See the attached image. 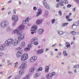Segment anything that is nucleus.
<instances>
[{
  "mask_svg": "<svg viewBox=\"0 0 79 79\" xmlns=\"http://www.w3.org/2000/svg\"><path fill=\"white\" fill-rule=\"evenodd\" d=\"M12 72V71H11V70H9L8 71V73H9V74H11Z\"/></svg>",
  "mask_w": 79,
  "mask_h": 79,
  "instance_id": "obj_52",
  "label": "nucleus"
},
{
  "mask_svg": "<svg viewBox=\"0 0 79 79\" xmlns=\"http://www.w3.org/2000/svg\"><path fill=\"white\" fill-rule=\"evenodd\" d=\"M26 66H27V64L25 63H24L20 65L19 69L20 70L22 69H25L26 68Z\"/></svg>",
  "mask_w": 79,
  "mask_h": 79,
  "instance_id": "obj_8",
  "label": "nucleus"
},
{
  "mask_svg": "<svg viewBox=\"0 0 79 79\" xmlns=\"http://www.w3.org/2000/svg\"><path fill=\"white\" fill-rule=\"evenodd\" d=\"M10 60H7V63H8V64L9 63H10Z\"/></svg>",
  "mask_w": 79,
  "mask_h": 79,
  "instance_id": "obj_61",
  "label": "nucleus"
},
{
  "mask_svg": "<svg viewBox=\"0 0 79 79\" xmlns=\"http://www.w3.org/2000/svg\"><path fill=\"white\" fill-rule=\"evenodd\" d=\"M46 77L47 79H50V78L52 77V76L51 74V73H49L46 75Z\"/></svg>",
  "mask_w": 79,
  "mask_h": 79,
  "instance_id": "obj_17",
  "label": "nucleus"
},
{
  "mask_svg": "<svg viewBox=\"0 0 79 79\" xmlns=\"http://www.w3.org/2000/svg\"><path fill=\"white\" fill-rule=\"evenodd\" d=\"M58 33L59 35H61L63 34V32L62 31H58Z\"/></svg>",
  "mask_w": 79,
  "mask_h": 79,
  "instance_id": "obj_22",
  "label": "nucleus"
},
{
  "mask_svg": "<svg viewBox=\"0 0 79 79\" xmlns=\"http://www.w3.org/2000/svg\"><path fill=\"white\" fill-rule=\"evenodd\" d=\"M63 0H61V2L63 3H64V1H63Z\"/></svg>",
  "mask_w": 79,
  "mask_h": 79,
  "instance_id": "obj_56",
  "label": "nucleus"
},
{
  "mask_svg": "<svg viewBox=\"0 0 79 79\" xmlns=\"http://www.w3.org/2000/svg\"><path fill=\"white\" fill-rule=\"evenodd\" d=\"M16 9H14L13 10V13L14 14H16Z\"/></svg>",
  "mask_w": 79,
  "mask_h": 79,
  "instance_id": "obj_38",
  "label": "nucleus"
},
{
  "mask_svg": "<svg viewBox=\"0 0 79 79\" xmlns=\"http://www.w3.org/2000/svg\"><path fill=\"white\" fill-rule=\"evenodd\" d=\"M28 58V55L27 53L23 54L21 57V60L22 61H25Z\"/></svg>",
  "mask_w": 79,
  "mask_h": 79,
  "instance_id": "obj_7",
  "label": "nucleus"
},
{
  "mask_svg": "<svg viewBox=\"0 0 79 79\" xmlns=\"http://www.w3.org/2000/svg\"><path fill=\"white\" fill-rule=\"evenodd\" d=\"M63 54L65 56H68V54L66 53V51H64Z\"/></svg>",
  "mask_w": 79,
  "mask_h": 79,
  "instance_id": "obj_28",
  "label": "nucleus"
},
{
  "mask_svg": "<svg viewBox=\"0 0 79 79\" xmlns=\"http://www.w3.org/2000/svg\"><path fill=\"white\" fill-rule=\"evenodd\" d=\"M8 3H11V0L9 1L8 2Z\"/></svg>",
  "mask_w": 79,
  "mask_h": 79,
  "instance_id": "obj_58",
  "label": "nucleus"
},
{
  "mask_svg": "<svg viewBox=\"0 0 79 79\" xmlns=\"http://www.w3.org/2000/svg\"><path fill=\"white\" fill-rule=\"evenodd\" d=\"M24 73V72L23 71H22V70H20L19 72V74L20 75H22V74H23Z\"/></svg>",
  "mask_w": 79,
  "mask_h": 79,
  "instance_id": "obj_29",
  "label": "nucleus"
},
{
  "mask_svg": "<svg viewBox=\"0 0 79 79\" xmlns=\"http://www.w3.org/2000/svg\"><path fill=\"white\" fill-rule=\"evenodd\" d=\"M30 42L32 43L34 42V44L35 45H37L39 44V43H38V38H32Z\"/></svg>",
  "mask_w": 79,
  "mask_h": 79,
  "instance_id": "obj_6",
  "label": "nucleus"
},
{
  "mask_svg": "<svg viewBox=\"0 0 79 79\" xmlns=\"http://www.w3.org/2000/svg\"><path fill=\"white\" fill-rule=\"evenodd\" d=\"M34 70H35V69H34V68H31L30 69L29 72H30V73H33V72L34 71Z\"/></svg>",
  "mask_w": 79,
  "mask_h": 79,
  "instance_id": "obj_23",
  "label": "nucleus"
},
{
  "mask_svg": "<svg viewBox=\"0 0 79 79\" xmlns=\"http://www.w3.org/2000/svg\"><path fill=\"white\" fill-rule=\"evenodd\" d=\"M5 49V46L4 45H0V51H2Z\"/></svg>",
  "mask_w": 79,
  "mask_h": 79,
  "instance_id": "obj_19",
  "label": "nucleus"
},
{
  "mask_svg": "<svg viewBox=\"0 0 79 79\" xmlns=\"http://www.w3.org/2000/svg\"><path fill=\"white\" fill-rule=\"evenodd\" d=\"M51 74V76H55V75H56V72H52Z\"/></svg>",
  "mask_w": 79,
  "mask_h": 79,
  "instance_id": "obj_31",
  "label": "nucleus"
},
{
  "mask_svg": "<svg viewBox=\"0 0 79 79\" xmlns=\"http://www.w3.org/2000/svg\"><path fill=\"white\" fill-rule=\"evenodd\" d=\"M75 26H78L77 23L76 22H74L73 23V25L72 27L73 29H76V28L77 27H75ZM74 27H75V28H74Z\"/></svg>",
  "mask_w": 79,
  "mask_h": 79,
  "instance_id": "obj_13",
  "label": "nucleus"
},
{
  "mask_svg": "<svg viewBox=\"0 0 79 79\" xmlns=\"http://www.w3.org/2000/svg\"><path fill=\"white\" fill-rule=\"evenodd\" d=\"M3 56V53H0V57H2Z\"/></svg>",
  "mask_w": 79,
  "mask_h": 79,
  "instance_id": "obj_50",
  "label": "nucleus"
},
{
  "mask_svg": "<svg viewBox=\"0 0 79 79\" xmlns=\"http://www.w3.org/2000/svg\"><path fill=\"white\" fill-rule=\"evenodd\" d=\"M21 47H25L26 46V44H25V42H23L21 44Z\"/></svg>",
  "mask_w": 79,
  "mask_h": 79,
  "instance_id": "obj_27",
  "label": "nucleus"
},
{
  "mask_svg": "<svg viewBox=\"0 0 79 79\" xmlns=\"http://www.w3.org/2000/svg\"><path fill=\"white\" fill-rule=\"evenodd\" d=\"M56 8H58L59 7V4H57L56 6Z\"/></svg>",
  "mask_w": 79,
  "mask_h": 79,
  "instance_id": "obj_53",
  "label": "nucleus"
},
{
  "mask_svg": "<svg viewBox=\"0 0 79 79\" xmlns=\"http://www.w3.org/2000/svg\"><path fill=\"white\" fill-rule=\"evenodd\" d=\"M68 18H69V16H68V15L66 16V19L67 20V19H69Z\"/></svg>",
  "mask_w": 79,
  "mask_h": 79,
  "instance_id": "obj_54",
  "label": "nucleus"
},
{
  "mask_svg": "<svg viewBox=\"0 0 79 79\" xmlns=\"http://www.w3.org/2000/svg\"><path fill=\"white\" fill-rule=\"evenodd\" d=\"M31 45L29 44L28 48H25L24 49V51H25V52H28V51H29V50H30V48H31Z\"/></svg>",
  "mask_w": 79,
  "mask_h": 79,
  "instance_id": "obj_15",
  "label": "nucleus"
},
{
  "mask_svg": "<svg viewBox=\"0 0 79 79\" xmlns=\"http://www.w3.org/2000/svg\"><path fill=\"white\" fill-rule=\"evenodd\" d=\"M71 34H73V35H74L76 34V32L75 31H73L71 32Z\"/></svg>",
  "mask_w": 79,
  "mask_h": 79,
  "instance_id": "obj_32",
  "label": "nucleus"
},
{
  "mask_svg": "<svg viewBox=\"0 0 79 79\" xmlns=\"http://www.w3.org/2000/svg\"><path fill=\"white\" fill-rule=\"evenodd\" d=\"M11 11H9L8 12V15H11Z\"/></svg>",
  "mask_w": 79,
  "mask_h": 79,
  "instance_id": "obj_47",
  "label": "nucleus"
},
{
  "mask_svg": "<svg viewBox=\"0 0 79 79\" xmlns=\"http://www.w3.org/2000/svg\"><path fill=\"white\" fill-rule=\"evenodd\" d=\"M71 15H72V14L71 13H70L69 15V16H70Z\"/></svg>",
  "mask_w": 79,
  "mask_h": 79,
  "instance_id": "obj_62",
  "label": "nucleus"
},
{
  "mask_svg": "<svg viewBox=\"0 0 79 79\" xmlns=\"http://www.w3.org/2000/svg\"><path fill=\"white\" fill-rule=\"evenodd\" d=\"M24 29V25H21L18 27V29L13 31L12 34H17L18 35H19L18 37V40L19 42L20 40H23L24 38V35L22 33V31Z\"/></svg>",
  "mask_w": 79,
  "mask_h": 79,
  "instance_id": "obj_1",
  "label": "nucleus"
},
{
  "mask_svg": "<svg viewBox=\"0 0 79 79\" xmlns=\"http://www.w3.org/2000/svg\"><path fill=\"white\" fill-rule=\"evenodd\" d=\"M0 74H3V72H1L0 73Z\"/></svg>",
  "mask_w": 79,
  "mask_h": 79,
  "instance_id": "obj_64",
  "label": "nucleus"
},
{
  "mask_svg": "<svg viewBox=\"0 0 79 79\" xmlns=\"http://www.w3.org/2000/svg\"><path fill=\"white\" fill-rule=\"evenodd\" d=\"M61 46H63V45L61 44H59V47H61Z\"/></svg>",
  "mask_w": 79,
  "mask_h": 79,
  "instance_id": "obj_57",
  "label": "nucleus"
},
{
  "mask_svg": "<svg viewBox=\"0 0 79 79\" xmlns=\"http://www.w3.org/2000/svg\"><path fill=\"white\" fill-rule=\"evenodd\" d=\"M42 23V20H39L36 21V23L37 24L39 25L41 24Z\"/></svg>",
  "mask_w": 79,
  "mask_h": 79,
  "instance_id": "obj_21",
  "label": "nucleus"
},
{
  "mask_svg": "<svg viewBox=\"0 0 79 79\" xmlns=\"http://www.w3.org/2000/svg\"><path fill=\"white\" fill-rule=\"evenodd\" d=\"M8 24H9L8 21L7 20H4L1 22L0 24V26L1 27L4 28V27H6L8 25Z\"/></svg>",
  "mask_w": 79,
  "mask_h": 79,
  "instance_id": "obj_4",
  "label": "nucleus"
},
{
  "mask_svg": "<svg viewBox=\"0 0 79 79\" xmlns=\"http://www.w3.org/2000/svg\"><path fill=\"white\" fill-rule=\"evenodd\" d=\"M38 32L40 34H42L44 32V30L42 29H40L38 30Z\"/></svg>",
  "mask_w": 79,
  "mask_h": 79,
  "instance_id": "obj_16",
  "label": "nucleus"
},
{
  "mask_svg": "<svg viewBox=\"0 0 79 79\" xmlns=\"http://www.w3.org/2000/svg\"><path fill=\"white\" fill-rule=\"evenodd\" d=\"M71 5L68 4L67 6V8H70V7H71Z\"/></svg>",
  "mask_w": 79,
  "mask_h": 79,
  "instance_id": "obj_44",
  "label": "nucleus"
},
{
  "mask_svg": "<svg viewBox=\"0 0 79 79\" xmlns=\"http://www.w3.org/2000/svg\"><path fill=\"white\" fill-rule=\"evenodd\" d=\"M61 52H59L58 53V55H59V56L61 55Z\"/></svg>",
  "mask_w": 79,
  "mask_h": 79,
  "instance_id": "obj_46",
  "label": "nucleus"
},
{
  "mask_svg": "<svg viewBox=\"0 0 79 79\" xmlns=\"http://www.w3.org/2000/svg\"><path fill=\"white\" fill-rule=\"evenodd\" d=\"M37 8L36 7H33V10H37Z\"/></svg>",
  "mask_w": 79,
  "mask_h": 79,
  "instance_id": "obj_49",
  "label": "nucleus"
},
{
  "mask_svg": "<svg viewBox=\"0 0 79 79\" xmlns=\"http://www.w3.org/2000/svg\"><path fill=\"white\" fill-rule=\"evenodd\" d=\"M37 29V26L35 25L34 27H33L31 28V31H36V29Z\"/></svg>",
  "mask_w": 79,
  "mask_h": 79,
  "instance_id": "obj_18",
  "label": "nucleus"
},
{
  "mask_svg": "<svg viewBox=\"0 0 79 79\" xmlns=\"http://www.w3.org/2000/svg\"><path fill=\"white\" fill-rule=\"evenodd\" d=\"M60 5L61 6H64V4L62 3H61L60 4Z\"/></svg>",
  "mask_w": 79,
  "mask_h": 79,
  "instance_id": "obj_51",
  "label": "nucleus"
},
{
  "mask_svg": "<svg viewBox=\"0 0 79 79\" xmlns=\"http://www.w3.org/2000/svg\"><path fill=\"white\" fill-rule=\"evenodd\" d=\"M43 68L42 67H40L39 68L37 69L36 71H37L35 74L34 77L35 78H37L38 76H39L40 75V72H39L40 71H42Z\"/></svg>",
  "mask_w": 79,
  "mask_h": 79,
  "instance_id": "obj_5",
  "label": "nucleus"
},
{
  "mask_svg": "<svg viewBox=\"0 0 79 79\" xmlns=\"http://www.w3.org/2000/svg\"><path fill=\"white\" fill-rule=\"evenodd\" d=\"M68 23H64L62 25V27H64V26H66L68 24Z\"/></svg>",
  "mask_w": 79,
  "mask_h": 79,
  "instance_id": "obj_26",
  "label": "nucleus"
},
{
  "mask_svg": "<svg viewBox=\"0 0 79 79\" xmlns=\"http://www.w3.org/2000/svg\"><path fill=\"white\" fill-rule=\"evenodd\" d=\"M44 52V49H41L39 50L37 52V54H41Z\"/></svg>",
  "mask_w": 79,
  "mask_h": 79,
  "instance_id": "obj_12",
  "label": "nucleus"
},
{
  "mask_svg": "<svg viewBox=\"0 0 79 79\" xmlns=\"http://www.w3.org/2000/svg\"><path fill=\"white\" fill-rule=\"evenodd\" d=\"M11 18L12 21H14V22L12 23V25L13 26H15L16 25V22H18V16L13 15L12 16Z\"/></svg>",
  "mask_w": 79,
  "mask_h": 79,
  "instance_id": "obj_3",
  "label": "nucleus"
},
{
  "mask_svg": "<svg viewBox=\"0 0 79 79\" xmlns=\"http://www.w3.org/2000/svg\"><path fill=\"white\" fill-rule=\"evenodd\" d=\"M18 44H19V41L18 40H15L13 39H8L7 41H6L4 44L6 45H9L11 44L13 45H16Z\"/></svg>",
  "mask_w": 79,
  "mask_h": 79,
  "instance_id": "obj_2",
  "label": "nucleus"
},
{
  "mask_svg": "<svg viewBox=\"0 0 79 79\" xmlns=\"http://www.w3.org/2000/svg\"><path fill=\"white\" fill-rule=\"evenodd\" d=\"M73 12H75V11L76 10V9H75V8H74L73 9Z\"/></svg>",
  "mask_w": 79,
  "mask_h": 79,
  "instance_id": "obj_55",
  "label": "nucleus"
},
{
  "mask_svg": "<svg viewBox=\"0 0 79 79\" xmlns=\"http://www.w3.org/2000/svg\"><path fill=\"white\" fill-rule=\"evenodd\" d=\"M49 71V66H46L45 67V73H48Z\"/></svg>",
  "mask_w": 79,
  "mask_h": 79,
  "instance_id": "obj_20",
  "label": "nucleus"
},
{
  "mask_svg": "<svg viewBox=\"0 0 79 79\" xmlns=\"http://www.w3.org/2000/svg\"><path fill=\"white\" fill-rule=\"evenodd\" d=\"M11 65H12V66H13V65H14V63H11Z\"/></svg>",
  "mask_w": 79,
  "mask_h": 79,
  "instance_id": "obj_60",
  "label": "nucleus"
},
{
  "mask_svg": "<svg viewBox=\"0 0 79 79\" xmlns=\"http://www.w3.org/2000/svg\"><path fill=\"white\" fill-rule=\"evenodd\" d=\"M48 50H49V49L48 48H46V52H47V51H48Z\"/></svg>",
  "mask_w": 79,
  "mask_h": 79,
  "instance_id": "obj_59",
  "label": "nucleus"
},
{
  "mask_svg": "<svg viewBox=\"0 0 79 79\" xmlns=\"http://www.w3.org/2000/svg\"><path fill=\"white\" fill-rule=\"evenodd\" d=\"M64 3H66V4H67V3H68V1L67 0H65Z\"/></svg>",
  "mask_w": 79,
  "mask_h": 79,
  "instance_id": "obj_48",
  "label": "nucleus"
},
{
  "mask_svg": "<svg viewBox=\"0 0 79 79\" xmlns=\"http://www.w3.org/2000/svg\"><path fill=\"white\" fill-rule=\"evenodd\" d=\"M68 73L70 75H73V73L72 72L69 71Z\"/></svg>",
  "mask_w": 79,
  "mask_h": 79,
  "instance_id": "obj_40",
  "label": "nucleus"
},
{
  "mask_svg": "<svg viewBox=\"0 0 79 79\" xmlns=\"http://www.w3.org/2000/svg\"><path fill=\"white\" fill-rule=\"evenodd\" d=\"M22 54H23L22 50H21L20 51H18L16 55L17 57V58H19L22 55Z\"/></svg>",
  "mask_w": 79,
  "mask_h": 79,
  "instance_id": "obj_10",
  "label": "nucleus"
},
{
  "mask_svg": "<svg viewBox=\"0 0 79 79\" xmlns=\"http://www.w3.org/2000/svg\"><path fill=\"white\" fill-rule=\"evenodd\" d=\"M17 50H19V52H20L21 50H21V49H22L21 47H18L17 48Z\"/></svg>",
  "mask_w": 79,
  "mask_h": 79,
  "instance_id": "obj_34",
  "label": "nucleus"
},
{
  "mask_svg": "<svg viewBox=\"0 0 79 79\" xmlns=\"http://www.w3.org/2000/svg\"><path fill=\"white\" fill-rule=\"evenodd\" d=\"M31 19V17H27L26 20L27 21V22H28V20Z\"/></svg>",
  "mask_w": 79,
  "mask_h": 79,
  "instance_id": "obj_42",
  "label": "nucleus"
},
{
  "mask_svg": "<svg viewBox=\"0 0 79 79\" xmlns=\"http://www.w3.org/2000/svg\"><path fill=\"white\" fill-rule=\"evenodd\" d=\"M67 20L68 21H73V19H67Z\"/></svg>",
  "mask_w": 79,
  "mask_h": 79,
  "instance_id": "obj_43",
  "label": "nucleus"
},
{
  "mask_svg": "<svg viewBox=\"0 0 79 79\" xmlns=\"http://www.w3.org/2000/svg\"><path fill=\"white\" fill-rule=\"evenodd\" d=\"M7 29V30H8V31H10V30H11V27H8Z\"/></svg>",
  "mask_w": 79,
  "mask_h": 79,
  "instance_id": "obj_45",
  "label": "nucleus"
},
{
  "mask_svg": "<svg viewBox=\"0 0 79 79\" xmlns=\"http://www.w3.org/2000/svg\"><path fill=\"white\" fill-rule=\"evenodd\" d=\"M37 59V56H33L30 59V62H31V63H32V62H34V61H35Z\"/></svg>",
  "mask_w": 79,
  "mask_h": 79,
  "instance_id": "obj_9",
  "label": "nucleus"
},
{
  "mask_svg": "<svg viewBox=\"0 0 79 79\" xmlns=\"http://www.w3.org/2000/svg\"><path fill=\"white\" fill-rule=\"evenodd\" d=\"M69 35V33H68V32H66L65 33V35L66 37H68V35Z\"/></svg>",
  "mask_w": 79,
  "mask_h": 79,
  "instance_id": "obj_39",
  "label": "nucleus"
},
{
  "mask_svg": "<svg viewBox=\"0 0 79 79\" xmlns=\"http://www.w3.org/2000/svg\"><path fill=\"white\" fill-rule=\"evenodd\" d=\"M23 79H29V76L27 75L26 77H25L23 78Z\"/></svg>",
  "mask_w": 79,
  "mask_h": 79,
  "instance_id": "obj_33",
  "label": "nucleus"
},
{
  "mask_svg": "<svg viewBox=\"0 0 79 79\" xmlns=\"http://www.w3.org/2000/svg\"><path fill=\"white\" fill-rule=\"evenodd\" d=\"M27 20L26 19L25 20H23V21L22 22V23L23 24H26V22H27Z\"/></svg>",
  "mask_w": 79,
  "mask_h": 79,
  "instance_id": "obj_35",
  "label": "nucleus"
},
{
  "mask_svg": "<svg viewBox=\"0 0 79 79\" xmlns=\"http://www.w3.org/2000/svg\"><path fill=\"white\" fill-rule=\"evenodd\" d=\"M65 45H66V46H67V47H70V46H71V44H69V42H66L65 43Z\"/></svg>",
  "mask_w": 79,
  "mask_h": 79,
  "instance_id": "obj_24",
  "label": "nucleus"
},
{
  "mask_svg": "<svg viewBox=\"0 0 79 79\" xmlns=\"http://www.w3.org/2000/svg\"><path fill=\"white\" fill-rule=\"evenodd\" d=\"M55 19H53L52 20V24H54L55 23Z\"/></svg>",
  "mask_w": 79,
  "mask_h": 79,
  "instance_id": "obj_37",
  "label": "nucleus"
},
{
  "mask_svg": "<svg viewBox=\"0 0 79 79\" xmlns=\"http://www.w3.org/2000/svg\"><path fill=\"white\" fill-rule=\"evenodd\" d=\"M76 2L78 5H79V0H76Z\"/></svg>",
  "mask_w": 79,
  "mask_h": 79,
  "instance_id": "obj_41",
  "label": "nucleus"
},
{
  "mask_svg": "<svg viewBox=\"0 0 79 79\" xmlns=\"http://www.w3.org/2000/svg\"><path fill=\"white\" fill-rule=\"evenodd\" d=\"M74 68H79V65L77 64L74 66Z\"/></svg>",
  "mask_w": 79,
  "mask_h": 79,
  "instance_id": "obj_30",
  "label": "nucleus"
},
{
  "mask_svg": "<svg viewBox=\"0 0 79 79\" xmlns=\"http://www.w3.org/2000/svg\"><path fill=\"white\" fill-rule=\"evenodd\" d=\"M48 11L47 10H46L45 11V12L44 14V16H48Z\"/></svg>",
  "mask_w": 79,
  "mask_h": 79,
  "instance_id": "obj_25",
  "label": "nucleus"
},
{
  "mask_svg": "<svg viewBox=\"0 0 79 79\" xmlns=\"http://www.w3.org/2000/svg\"><path fill=\"white\" fill-rule=\"evenodd\" d=\"M43 5L47 9H48V10H50V8L49 6L48 5V4H47V2H44L43 3Z\"/></svg>",
  "mask_w": 79,
  "mask_h": 79,
  "instance_id": "obj_14",
  "label": "nucleus"
},
{
  "mask_svg": "<svg viewBox=\"0 0 79 79\" xmlns=\"http://www.w3.org/2000/svg\"><path fill=\"white\" fill-rule=\"evenodd\" d=\"M74 44V42L72 41L71 43V45H73Z\"/></svg>",
  "mask_w": 79,
  "mask_h": 79,
  "instance_id": "obj_63",
  "label": "nucleus"
},
{
  "mask_svg": "<svg viewBox=\"0 0 79 79\" xmlns=\"http://www.w3.org/2000/svg\"><path fill=\"white\" fill-rule=\"evenodd\" d=\"M59 15L60 16L62 15V13H61V10H59Z\"/></svg>",
  "mask_w": 79,
  "mask_h": 79,
  "instance_id": "obj_36",
  "label": "nucleus"
},
{
  "mask_svg": "<svg viewBox=\"0 0 79 79\" xmlns=\"http://www.w3.org/2000/svg\"><path fill=\"white\" fill-rule=\"evenodd\" d=\"M41 14H42V10L40 9H38L37 11V13L36 15L37 17H38V16H40V15H41Z\"/></svg>",
  "mask_w": 79,
  "mask_h": 79,
  "instance_id": "obj_11",
  "label": "nucleus"
}]
</instances>
